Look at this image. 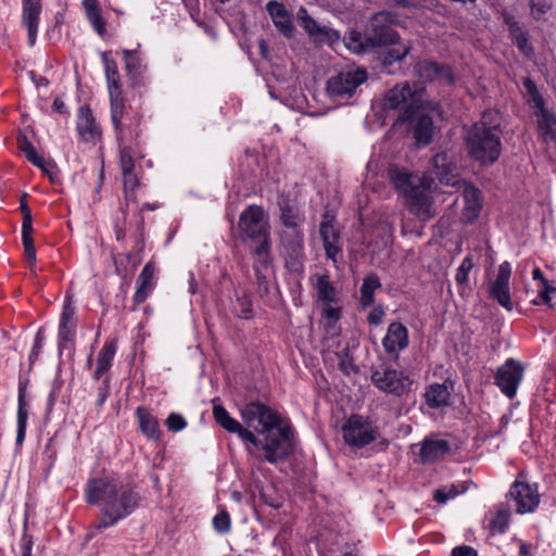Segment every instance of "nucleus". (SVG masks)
Masks as SVG:
<instances>
[{
	"instance_id": "nucleus-1",
	"label": "nucleus",
	"mask_w": 556,
	"mask_h": 556,
	"mask_svg": "<svg viewBox=\"0 0 556 556\" xmlns=\"http://www.w3.org/2000/svg\"><path fill=\"white\" fill-rule=\"evenodd\" d=\"M85 498L89 505L101 506L97 519L87 534L88 539L132 515L141 502V495L134 484L113 477L89 479L86 484Z\"/></svg>"
},
{
	"instance_id": "nucleus-2",
	"label": "nucleus",
	"mask_w": 556,
	"mask_h": 556,
	"mask_svg": "<svg viewBox=\"0 0 556 556\" xmlns=\"http://www.w3.org/2000/svg\"><path fill=\"white\" fill-rule=\"evenodd\" d=\"M388 178L394 189L404 197L409 213L422 222L434 216L433 201L430 195L433 182L431 178L394 164L388 168Z\"/></svg>"
},
{
	"instance_id": "nucleus-3",
	"label": "nucleus",
	"mask_w": 556,
	"mask_h": 556,
	"mask_svg": "<svg viewBox=\"0 0 556 556\" xmlns=\"http://www.w3.org/2000/svg\"><path fill=\"white\" fill-rule=\"evenodd\" d=\"M502 130L496 112L485 111L465 136L468 154L481 164H494L502 152Z\"/></svg>"
},
{
	"instance_id": "nucleus-4",
	"label": "nucleus",
	"mask_w": 556,
	"mask_h": 556,
	"mask_svg": "<svg viewBox=\"0 0 556 556\" xmlns=\"http://www.w3.org/2000/svg\"><path fill=\"white\" fill-rule=\"evenodd\" d=\"M264 210L260 205H249L239 216L238 227L243 241L251 240L256 243L251 248L257 263L268 266L270 262V238L266 223H264Z\"/></svg>"
},
{
	"instance_id": "nucleus-5",
	"label": "nucleus",
	"mask_w": 556,
	"mask_h": 556,
	"mask_svg": "<svg viewBox=\"0 0 556 556\" xmlns=\"http://www.w3.org/2000/svg\"><path fill=\"white\" fill-rule=\"evenodd\" d=\"M257 433L263 438H258L260 443L253 446L263 451L260 459L276 464L285 460L293 453V438L289 425H282V421H280L278 426H273L266 430H257Z\"/></svg>"
},
{
	"instance_id": "nucleus-6",
	"label": "nucleus",
	"mask_w": 556,
	"mask_h": 556,
	"mask_svg": "<svg viewBox=\"0 0 556 556\" xmlns=\"http://www.w3.org/2000/svg\"><path fill=\"white\" fill-rule=\"evenodd\" d=\"M397 15L390 11H380L375 13L366 28V42L370 50L395 46L400 40V35L392 28Z\"/></svg>"
},
{
	"instance_id": "nucleus-7",
	"label": "nucleus",
	"mask_w": 556,
	"mask_h": 556,
	"mask_svg": "<svg viewBox=\"0 0 556 556\" xmlns=\"http://www.w3.org/2000/svg\"><path fill=\"white\" fill-rule=\"evenodd\" d=\"M417 97L408 83L396 85L386 92L383 98V110L389 113L391 111L399 112L395 125L406 123L412 119L414 110L417 105Z\"/></svg>"
},
{
	"instance_id": "nucleus-8",
	"label": "nucleus",
	"mask_w": 556,
	"mask_h": 556,
	"mask_svg": "<svg viewBox=\"0 0 556 556\" xmlns=\"http://www.w3.org/2000/svg\"><path fill=\"white\" fill-rule=\"evenodd\" d=\"M367 78V72L363 67L346 68L328 79L326 90L334 100L349 99Z\"/></svg>"
},
{
	"instance_id": "nucleus-9",
	"label": "nucleus",
	"mask_w": 556,
	"mask_h": 556,
	"mask_svg": "<svg viewBox=\"0 0 556 556\" xmlns=\"http://www.w3.org/2000/svg\"><path fill=\"white\" fill-rule=\"evenodd\" d=\"M370 380L377 389L396 397L407 394L413 382L403 371L387 366L371 368Z\"/></svg>"
},
{
	"instance_id": "nucleus-10",
	"label": "nucleus",
	"mask_w": 556,
	"mask_h": 556,
	"mask_svg": "<svg viewBox=\"0 0 556 556\" xmlns=\"http://www.w3.org/2000/svg\"><path fill=\"white\" fill-rule=\"evenodd\" d=\"M345 443L354 447H364L375 442L379 437V430L372 421L362 415H351L342 427Z\"/></svg>"
},
{
	"instance_id": "nucleus-11",
	"label": "nucleus",
	"mask_w": 556,
	"mask_h": 556,
	"mask_svg": "<svg viewBox=\"0 0 556 556\" xmlns=\"http://www.w3.org/2000/svg\"><path fill=\"white\" fill-rule=\"evenodd\" d=\"M506 496L508 501L515 502V510L520 515L533 513L541 502L539 485L518 479L510 485Z\"/></svg>"
},
{
	"instance_id": "nucleus-12",
	"label": "nucleus",
	"mask_w": 556,
	"mask_h": 556,
	"mask_svg": "<svg viewBox=\"0 0 556 556\" xmlns=\"http://www.w3.org/2000/svg\"><path fill=\"white\" fill-rule=\"evenodd\" d=\"M280 253L288 267H296L303 256L304 233L300 228H280L278 231Z\"/></svg>"
},
{
	"instance_id": "nucleus-13",
	"label": "nucleus",
	"mask_w": 556,
	"mask_h": 556,
	"mask_svg": "<svg viewBox=\"0 0 556 556\" xmlns=\"http://www.w3.org/2000/svg\"><path fill=\"white\" fill-rule=\"evenodd\" d=\"M522 376L523 367L521 364L514 358H509L497 368L495 384L507 397L513 399L516 395Z\"/></svg>"
},
{
	"instance_id": "nucleus-14",
	"label": "nucleus",
	"mask_w": 556,
	"mask_h": 556,
	"mask_svg": "<svg viewBox=\"0 0 556 556\" xmlns=\"http://www.w3.org/2000/svg\"><path fill=\"white\" fill-rule=\"evenodd\" d=\"M511 265L505 261L498 266L496 278L490 285V295L492 299L509 312L513 309L509 287Z\"/></svg>"
},
{
	"instance_id": "nucleus-15",
	"label": "nucleus",
	"mask_w": 556,
	"mask_h": 556,
	"mask_svg": "<svg viewBox=\"0 0 556 556\" xmlns=\"http://www.w3.org/2000/svg\"><path fill=\"white\" fill-rule=\"evenodd\" d=\"M213 416L215 421L225 430L230 433H237L239 438L251 445H257L260 443L258 437L252 431L243 428L239 421L233 419L226 408L222 405H214Z\"/></svg>"
},
{
	"instance_id": "nucleus-16",
	"label": "nucleus",
	"mask_w": 556,
	"mask_h": 556,
	"mask_svg": "<svg viewBox=\"0 0 556 556\" xmlns=\"http://www.w3.org/2000/svg\"><path fill=\"white\" fill-rule=\"evenodd\" d=\"M213 416L215 421L225 430L230 433H237L239 438L251 445H257L260 443L258 437L252 431L243 428L239 421L233 419L226 408L222 405H214Z\"/></svg>"
},
{
	"instance_id": "nucleus-17",
	"label": "nucleus",
	"mask_w": 556,
	"mask_h": 556,
	"mask_svg": "<svg viewBox=\"0 0 556 556\" xmlns=\"http://www.w3.org/2000/svg\"><path fill=\"white\" fill-rule=\"evenodd\" d=\"M420 78L428 81H435L441 85H453L455 75L453 68L435 61H421L416 66Z\"/></svg>"
},
{
	"instance_id": "nucleus-18",
	"label": "nucleus",
	"mask_w": 556,
	"mask_h": 556,
	"mask_svg": "<svg viewBox=\"0 0 556 556\" xmlns=\"http://www.w3.org/2000/svg\"><path fill=\"white\" fill-rule=\"evenodd\" d=\"M27 193H23L20 201V210L23 215L22 222V240L24 245L25 256L29 263L30 267H34L36 264V249L34 244V240L31 237L33 233V217L30 208L26 201Z\"/></svg>"
},
{
	"instance_id": "nucleus-19",
	"label": "nucleus",
	"mask_w": 556,
	"mask_h": 556,
	"mask_svg": "<svg viewBox=\"0 0 556 556\" xmlns=\"http://www.w3.org/2000/svg\"><path fill=\"white\" fill-rule=\"evenodd\" d=\"M406 123L410 124L418 146H428L432 141L434 125L432 117L428 113L416 108L412 119L406 121Z\"/></svg>"
},
{
	"instance_id": "nucleus-20",
	"label": "nucleus",
	"mask_w": 556,
	"mask_h": 556,
	"mask_svg": "<svg viewBox=\"0 0 556 556\" xmlns=\"http://www.w3.org/2000/svg\"><path fill=\"white\" fill-rule=\"evenodd\" d=\"M76 309L73 305V295L67 293L63 305L59 325V346L63 348L64 343L72 341L76 333L77 320L75 317Z\"/></svg>"
},
{
	"instance_id": "nucleus-21",
	"label": "nucleus",
	"mask_w": 556,
	"mask_h": 556,
	"mask_svg": "<svg viewBox=\"0 0 556 556\" xmlns=\"http://www.w3.org/2000/svg\"><path fill=\"white\" fill-rule=\"evenodd\" d=\"M76 127L79 137L86 142L96 143L101 139V128L89 105H84L78 110Z\"/></svg>"
},
{
	"instance_id": "nucleus-22",
	"label": "nucleus",
	"mask_w": 556,
	"mask_h": 556,
	"mask_svg": "<svg viewBox=\"0 0 556 556\" xmlns=\"http://www.w3.org/2000/svg\"><path fill=\"white\" fill-rule=\"evenodd\" d=\"M281 228H300L305 222L295 201L285 194H280L277 201Z\"/></svg>"
},
{
	"instance_id": "nucleus-23",
	"label": "nucleus",
	"mask_w": 556,
	"mask_h": 556,
	"mask_svg": "<svg viewBox=\"0 0 556 556\" xmlns=\"http://www.w3.org/2000/svg\"><path fill=\"white\" fill-rule=\"evenodd\" d=\"M382 345L388 354L397 355L408 345L407 328L399 321L391 323L382 339Z\"/></svg>"
},
{
	"instance_id": "nucleus-24",
	"label": "nucleus",
	"mask_w": 556,
	"mask_h": 556,
	"mask_svg": "<svg viewBox=\"0 0 556 556\" xmlns=\"http://www.w3.org/2000/svg\"><path fill=\"white\" fill-rule=\"evenodd\" d=\"M122 54L131 88L136 89L143 87L146 85L143 77L146 65H143L139 52L137 50L124 49Z\"/></svg>"
},
{
	"instance_id": "nucleus-25",
	"label": "nucleus",
	"mask_w": 556,
	"mask_h": 556,
	"mask_svg": "<svg viewBox=\"0 0 556 556\" xmlns=\"http://www.w3.org/2000/svg\"><path fill=\"white\" fill-rule=\"evenodd\" d=\"M41 0H23L22 24L27 28L28 43L33 47L38 33Z\"/></svg>"
},
{
	"instance_id": "nucleus-26",
	"label": "nucleus",
	"mask_w": 556,
	"mask_h": 556,
	"mask_svg": "<svg viewBox=\"0 0 556 556\" xmlns=\"http://www.w3.org/2000/svg\"><path fill=\"white\" fill-rule=\"evenodd\" d=\"M266 10L279 33L286 38H292L295 28L292 23L291 15L285 4L276 0H271L266 4Z\"/></svg>"
},
{
	"instance_id": "nucleus-27",
	"label": "nucleus",
	"mask_w": 556,
	"mask_h": 556,
	"mask_svg": "<svg viewBox=\"0 0 556 556\" xmlns=\"http://www.w3.org/2000/svg\"><path fill=\"white\" fill-rule=\"evenodd\" d=\"M140 123L141 117L138 114L121 122L117 125H113L116 134L118 146H137L138 138L140 136Z\"/></svg>"
},
{
	"instance_id": "nucleus-28",
	"label": "nucleus",
	"mask_w": 556,
	"mask_h": 556,
	"mask_svg": "<svg viewBox=\"0 0 556 556\" xmlns=\"http://www.w3.org/2000/svg\"><path fill=\"white\" fill-rule=\"evenodd\" d=\"M156 267L153 261H149L137 278V290L134 295L136 305L143 303L154 288V276Z\"/></svg>"
},
{
	"instance_id": "nucleus-29",
	"label": "nucleus",
	"mask_w": 556,
	"mask_h": 556,
	"mask_svg": "<svg viewBox=\"0 0 556 556\" xmlns=\"http://www.w3.org/2000/svg\"><path fill=\"white\" fill-rule=\"evenodd\" d=\"M319 233L327 257L336 261L337 255L341 252L339 231L330 220H323L319 227Z\"/></svg>"
},
{
	"instance_id": "nucleus-30",
	"label": "nucleus",
	"mask_w": 556,
	"mask_h": 556,
	"mask_svg": "<svg viewBox=\"0 0 556 556\" xmlns=\"http://www.w3.org/2000/svg\"><path fill=\"white\" fill-rule=\"evenodd\" d=\"M450 452V443L446 440H425L421 444L419 456L424 464L433 463Z\"/></svg>"
},
{
	"instance_id": "nucleus-31",
	"label": "nucleus",
	"mask_w": 556,
	"mask_h": 556,
	"mask_svg": "<svg viewBox=\"0 0 556 556\" xmlns=\"http://www.w3.org/2000/svg\"><path fill=\"white\" fill-rule=\"evenodd\" d=\"M17 146L18 149L25 154L26 159L33 163L35 166L42 169L45 174H47L52 182L55 181V178L52 172L47 167L43 159L37 154V151L33 143L29 141L26 135L20 134L17 137Z\"/></svg>"
},
{
	"instance_id": "nucleus-32",
	"label": "nucleus",
	"mask_w": 556,
	"mask_h": 556,
	"mask_svg": "<svg viewBox=\"0 0 556 556\" xmlns=\"http://www.w3.org/2000/svg\"><path fill=\"white\" fill-rule=\"evenodd\" d=\"M136 415L139 419L140 431L151 440H159L161 438V429L157 419L151 415L147 408L139 406L136 409Z\"/></svg>"
},
{
	"instance_id": "nucleus-33",
	"label": "nucleus",
	"mask_w": 556,
	"mask_h": 556,
	"mask_svg": "<svg viewBox=\"0 0 556 556\" xmlns=\"http://www.w3.org/2000/svg\"><path fill=\"white\" fill-rule=\"evenodd\" d=\"M101 59L105 70L109 94L123 92L117 63L110 58L108 51L102 53Z\"/></svg>"
},
{
	"instance_id": "nucleus-34",
	"label": "nucleus",
	"mask_w": 556,
	"mask_h": 556,
	"mask_svg": "<svg viewBox=\"0 0 556 556\" xmlns=\"http://www.w3.org/2000/svg\"><path fill=\"white\" fill-rule=\"evenodd\" d=\"M83 7L86 12L87 20L91 24L97 34L103 37L106 34V22L102 16L101 7L98 0H84Z\"/></svg>"
},
{
	"instance_id": "nucleus-35",
	"label": "nucleus",
	"mask_w": 556,
	"mask_h": 556,
	"mask_svg": "<svg viewBox=\"0 0 556 556\" xmlns=\"http://www.w3.org/2000/svg\"><path fill=\"white\" fill-rule=\"evenodd\" d=\"M451 392L445 383H433L425 393L426 403L431 408L446 406L450 403Z\"/></svg>"
},
{
	"instance_id": "nucleus-36",
	"label": "nucleus",
	"mask_w": 556,
	"mask_h": 556,
	"mask_svg": "<svg viewBox=\"0 0 556 556\" xmlns=\"http://www.w3.org/2000/svg\"><path fill=\"white\" fill-rule=\"evenodd\" d=\"M432 166L435 175L441 179H446V182H450L448 176L453 175V172L456 169V164L453 160V156L450 152L443 151L437 153L432 157Z\"/></svg>"
},
{
	"instance_id": "nucleus-37",
	"label": "nucleus",
	"mask_w": 556,
	"mask_h": 556,
	"mask_svg": "<svg viewBox=\"0 0 556 556\" xmlns=\"http://www.w3.org/2000/svg\"><path fill=\"white\" fill-rule=\"evenodd\" d=\"M381 288V282L377 274H369L363 279L361 286L359 303L363 307H367L375 302V291Z\"/></svg>"
},
{
	"instance_id": "nucleus-38",
	"label": "nucleus",
	"mask_w": 556,
	"mask_h": 556,
	"mask_svg": "<svg viewBox=\"0 0 556 556\" xmlns=\"http://www.w3.org/2000/svg\"><path fill=\"white\" fill-rule=\"evenodd\" d=\"M28 413L26 410L25 390L18 389V409H17V433L16 445H22L25 439Z\"/></svg>"
},
{
	"instance_id": "nucleus-39",
	"label": "nucleus",
	"mask_w": 556,
	"mask_h": 556,
	"mask_svg": "<svg viewBox=\"0 0 556 556\" xmlns=\"http://www.w3.org/2000/svg\"><path fill=\"white\" fill-rule=\"evenodd\" d=\"M110 96V109H111V119L113 125H117L121 122L131 117L129 113L126 111L125 98L123 92L112 93Z\"/></svg>"
},
{
	"instance_id": "nucleus-40",
	"label": "nucleus",
	"mask_w": 556,
	"mask_h": 556,
	"mask_svg": "<svg viewBox=\"0 0 556 556\" xmlns=\"http://www.w3.org/2000/svg\"><path fill=\"white\" fill-rule=\"evenodd\" d=\"M280 421H282V419L277 412L273 410L264 403L258 402L255 422L262 427L260 430H266L273 426H278Z\"/></svg>"
},
{
	"instance_id": "nucleus-41",
	"label": "nucleus",
	"mask_w": 556,
	"mask_h": 556,
	"mask_svg": "<svg viewBox=\"0 0 556 556\" xmlns=\"http://www.w3.org/2000/svg\"><path fill=\"white\" fill-rule=\"evenodd\" d=\"M298 18L301 27H303L305 31L314 39H319L321 36L327 34V31L324 28H321L316 23V21L308 14L305 8H300V10L298 11Z\"/></svg>"
},
{
	"instance_id": "nucleus-42",
	"label": "nucleus",
	"mask_w": 556,
	"mask_h": 556,
	"mask_svg": "<svg viewBox=\"0 0 556 556\" xmlns=\"http://www.w3.org/2000/svg\"><path fill=\"white\" fill-rule=\"evenodd\" d=\"M539 128L546 138L556 140V116L547 109L536 112Z\"/></svg>"
},
{
	"instance_id": "nucleus-43",
	"label": "nucleus",
	"mask_w": 556,
	"mask_h": 556,
	"mask_svg": "<svg viewBox=\"0 0 556 556\" xmlns=\"http://www.w3.org/2000/svg\"><path fill=\"white\" fill-rule=\"evenodd\" d=\"M410 47L409 46H399L388 49L386 52L382 53L380 56L381 64L383 66H390L394 64L395 62H401L406 58V55L409 53Z\"/></svg>"
},
{
	"instance_id": "nucleus-44",
	"label": "nucleus",
	"mask_w": 556,
	"mask_h": 556,
	"mask_svg": "<svg viewBox=\"0 0 556 556\" xmlns=\"http://www.w3.org/2000/svg\"><path fill=\"white\" fill-rule=\"evenodd\" d=\"M523 87L526 88L529 94V104L536 109L538 112L545 110V101L542 94L539 92L535 83L531 78L526 77L523 79Z\"/></svg>"
},
{
	"instance_id": "nucleus-45",
	"label": "nucleus",
	"mask_w": 556,
	"mask_h": 556,
	"mask_svg": "<svg viewBox=\"0 0 556 556\" xmlns=\"http://www.w3.org/2000/svg\"><path fill=\"white\" fill-rule=\"evenodd\" d=\"M510 521L509 509L498 508L490 522L492 533H504Z\"/></svg>"
},
{
	"instance_id": "nucleus-46",
	"label": "nucleus",
	"mask_w": 556,
	"mask_h": 556,
	"mask_svg": "<svg viewBox=\"0 0 556 556\" xmlns=\"http://www.w3.org/2000/svg\"><path fill=\"white\" fill-rule=\"evenodd\" d=\"M346 47L355 53H364L370 50L366 42V31L364 34L359 31H351L345 38Z\"/></svg>"
},
{
	"instance_id": "nucleus-47",
	"label": "nucleus",
	"mask_w": 556,
	"mask_h": 556,
	"mask_svg": "<svg viewBox=\"0 0 556 556\" xmlns=\"http://www.w3.org/2000/svg\"><path fill=\"white\" fill-rule=\"evenodd\" d=\"M123 174V186H124V193L125 199L127 201H135V190L139 187V178L134 170L124 172Z\"/></svg>"
},
{
	"instance_id": "nucleus-48",
	"label": "nucleus",
	"mask_w": 556,
	"mask_h": 556,
	"mask_svg": "<svg viewBox=\"0 0 556 556\" xmlns=\"http://www.w3.org/2000/svg\"><path fill=\"white\" fill-rule=\"evenodd\" d=\"M318 300L327 303L334 301L336 291L327 276H320L317 279Z\"/></svg>"
},
{
	"instance_id": "nucleus-49",
	"label": "nucleus",
	"mask_w": 556,
	"mask_h": 556,
	"mask_svg": "<svg viewBox=\"0 0 556 556\" xmlns=\"http://www.w3.org/2000/svg\"><path fill=\"white\" fill-rule=\"evenodd\" d=\"M116 353V342L111 341L103 345L101 351L99 352L98 358H97V365L101 366V368H105L110 370L112 367V362L114 358V355Z\"/></svg>"
},
{
	"instance_id": "nucleus-50",
	"label": "nucleus",
	"mask_w": 556,
	"mask_h": 556,
	"mask_svg": "<svg viewBox=\"0 0 556 556\" xmlns=\"http://www.w3.org/2000/svg\"><path fill=\"white\" fill-rule=\"evenodd\" d=\"M132 153V147L119 146V166L122 173L135 169Z\"/></svg>"
},
{
	"instance_id": "nucleus-51",
	"label": "nucleus",
	"mask_w": 556,
	"mask_h": 556,
	"mask_svg": "<svg viewBox=\"0 0 556 556\" xmlns=\"http://www.w3.org/2000/svg\"><path fill=\"white\" fill-rule=\"evenodd\" d=\"M529 7L532 17L539 21L552 9V2L549 0H529Z\"/></svg>"
},
{
	"instance_id": "nucleus-52",
	"label": "nucleus",
	"mask_w": 556,
	"mask_h": 556,
	"mask_svg": "<svg viewBox=\"0 0 556 556\" xmlns=\"http://www.w3.org/2000/svg\"><path fill=\"white\" fill-rule=\"evenodd\" d=\"M213 527L220 534L228 533L231 528V519L226 510H222L213 518Z\"/></svg>"
},
{
	"instance_id": "nucleus-53",
	"label": "nucleus",
	"mask_w": 556,
	"mask_h": 556,
	"mask_svg": "<svg viewBox=\"0 0 556 556\" xmlns=\"http://www.w3.org/2000/svg\"><path fill=\"white\" fill-rule=\"evenodd\" d=\"M235 311L241 318H250L252 316V301L248 295H241L237 298Z\"/></svg>"
},
{
	"instance_id": "nucleus-54",
	"label": "nucleus",
	"mask_w": 556,
	"mask_h": 556,
	"mask_svg": "<svg viewBox=\"0 0 556 556\" xmlns=\"http://www.w3.org/2000/svg\"><path fill=\"white\" fill-rule=\"evenodd\" d=\"M473 267V258L471 255L466 256L457 268L455 280L459 285H465L468 281V274Z\"/></svg>"
},
{
	"instance_id": "nucleus-55",
	"label": "nucleus",
	"mask_w": 556,
	"mask_h": 556,
	"mask_svg": "<svg viewBox=\"0 0 556 556\" xmlns=\"http://www.w3.org/2000/svg\"><path fill=\"white\" fill-rule=\"evenodd\" d=\"M257 406H258V401H252V402L247 403L241 408L242 420L248 427H253V425L256 420Z\"/></svg>"
},
{
	"instance_id": "nucleus-56",
	"label": "nucleus",
	"mask_w": 556,
	"mask_h": 556,
	"mask_svg": "<svg viewBox=\"0 0 556 556\" xmlns=\"http://www.w3.org/2000/svg\"><path fill=\"white\" fill-rule=\"evenodd\" d=\"M466 197H472L475 201L470 202L468 206H466V216L468 219L473 220L481 208V205L478 202V190L476 188H470L466 190Z\"/></svg>"
},
{
	"instance_id": "nucleus-57",
	"label": "nucleus",
	"mask_w": 556,
	"mask_h": 556,
	"mask_svg": "<svg viewBox=\"0 0 556 556\" xmlns=\"http://www.w3.org/2000/svg\"><path fill=\"white\" fill-rule=\"evenodd\" d=\"M166 427L172 432H178L187 427V421L182 415L178 413H170L165 421Z\"/></svg>"
},
{
	"instance_id": "nucleus-58",
	"label": "nucleus",
	"mask_w": 556,
	"mask_h": 556,
	"mask_svg": "<svg viewBox=\"0 0 556 556\" xmlns=\"http://www.w3.org/2000/svg\"><path fill=\"white\" fill-rule=\"evenodd\" d=\"M110 394V376L106 375L100 382L97 389V402L98 408L102 407Z\"/></svg>"
},
{
	"instance_id": "nucleus-59",
	"label": "nucleus",
	"mask_w": 556,
	"mask_h": 556,
	"mask_svg": "<svg viewBox=\"0 0 556 556\" xmlns=\"http://www.w3.org/2000/svg\"><path fill=\"white\" fill-rule=\"evenodd\" d=\"M261 267H265L264 265L257 263L256 257H254V271H255V279L257 283V290L261 295L266 294L268 292V281L266 279V276L261 273Z\"/></svg>"
},
{
	"instance_id": "nucleus-60",
	"label": "nucleus",
	"mask_w": 556,
	"mask_h": 556,
	"mask_svg": "<svg viewBox=\"0 0 556 556\" xmlns=\"http://www.w3.org/2000/svg\"><path fill=\"white\" fill-rule=\"evenodd\" d=\"M514 45L519 49L521 53H523L526 56H530L533 53V48L529 43L527 34L519 35L518 37H515L511 39Z\"/></svg>"
},
{
	"instance_id": "nucleus-61",
	"label": "nucleus",
	"mask_w": 556,
	"mask_h": 556,
	"mask_svg": "<svg viewBox=\"0 0 556 556\" xmlns=\"http://www.w3.org/2000/svg\"><path fill=\"white\" fill-rule=\"evenodd\" d=\"M555 291H556V288L552 287L549 283L542 286V288L539 290L540 300H538V299L532 300L531 301L532 304L540 305L541 303H544L548 306H553L551 304L549 293L555 292Z\"/></svg>"
},
{
	"instance_id": "nucleus-62",
	"label": "nucleus",
	"mask_w": 556,
	"mask_h": 556,
	"mask_svg": "<svg viewBox=\"0 0 556 556\" xmlns=\"http://www.w3.org/2000/svg\"><path fill=\"white\" fill-rule=\"evenodd\" d=\"M131 253H121L114 256V265L118 275L126 274L127 264L131 261Z\"/></svg>"
},
{
	"instance_id": "nucleus-63",
	"label": "nucleus",
	"mask_w": 556,
	"mask_h": 556,
	"mask_svg": "<svg viewBox=\"0 0 556 556\" xmlns=\"http://www.w3.org/2000/svg\"><path fill=\"white\" fill-rule=\"evenodd\" d=\"M43 340H45L43 330L39 329L36 333L34 346H33L31 353L29 355L30 364H34L36 362V359L38 358V356L41 352V349L43 346Z\"/></svg>"
},
{
	"instance_id": "nucleus-64",
	"label": "nucleus",
	"mask_w": 556,
	"mask_h": 556,
	"mask_svg": "<svg viewBox=\"0 0 556 556\" xmlns=\"http://www.w3.org/2000/svg\"><path fill=\"white\" fill-rule=\"evenodd\" d=\"M452 556H478V553L469 545H460L452 549Z\"/></svg>"
}]
</instances>
